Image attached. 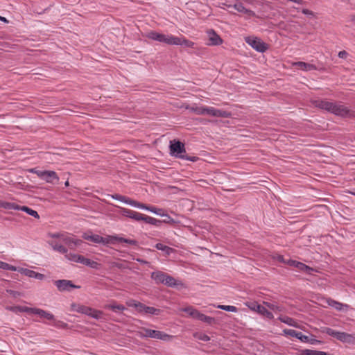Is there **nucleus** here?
Here are the masks:
<instances>
[{"label": "nucleus", "mask_w": 355, "mask_h": 355, "mask_svg": "<svg viewBox=\"0 0 355 355\" xmlns=\"http://www.w3.org/2000/svg\"><path fill=\"white\" fill-rule=\"evenodd\" d=\"M245 304L252 311L257 312V306H260L257 302H248Z\"/></svg>", "instance_id": "de8ad7c7"}, {"label": "nucleus", "mask_w": 355, "mask_h": 355, "mask_svg": "<svg viewBox=\"0 0 355 355\" xmlns=\"http://www.w3.org/2000/svg\"><path fill=\"white\" fill-rule=\"evenodd\" d=\"M52 237L59 238L62 242L68 245L70 248H73L74 246L80 245L82 243L79 239H73V238L64 234H53Z\"/></svg>", "instance_id": "9b49d317"}, {"label": "nucleus", "mask_w": 355, "mask_h": 355, "mask_svg": "<svg viewBox=\"0 0 355 355\" xmlns=\"http://www.w3.org/2000/svg\"><path fill=\"white\" fill-rule=\"evenodd\" d=\"M329 112L340 116H347L349 115L350 111L342 103L333 102Z\"/></svg>", "instance_id": "6e6552de"}, {"label": "nucleus", "mask_w": 355, "mask_h": 355, "mask_svg": "<svg viewBox=\"0 0 355 355\" xmlns=\"http://www.w3.org/2000/svg\"><path fill=\"white\" fill-rule=\"evenodd\" d=\"M285 335L290 336L291 337H295L304 343H308L309 341V337L307 336L303 335L301 332L297 331L293 329H284L283 331Z\"/></svg>", "instance_id": "ddd939ff"}, {"label": "nucleus", "mask_w": 355, "mask_h": 355, "mask_svg": "<svg viewBox=\"0 0 355 355\" xmlns=\"http://www.w3.org/2000/svg\"><path fill=\"white\" fill-rule=\"evenodd\" d=\"M112 241H116L118 242L126 243H128L130 245H137L138 243L137 241L134 239H125V238L117 236H112Z\"/></svg>", "instance_id": "cd10ccee"}, {"label": "nucleus", "mask_w": 355, "mask_h": 355, "mask_svg": "<svg viewBox=\"0 0 355 355\" xmlns=\"http://www.w3.org/2000/svg\"><path fill=\"white\" fill-rule=\"evenodd\" d=\"M263 304L267 306L270 309L272 310V311H282V309L275 304H272V303H270V302H263Z\"/></svg>", "instance_id": "09e8293b"}, {"label": "nucleus", "mask_w": 355, "mask_h": 355, "mask_svg": "<svg viewBox=\"0 0 355 355\" xmlns=\"http://www.w3.org/2000/svg\"><path fill=\"white\" fill-rule=\"evenodd\" d=\"M278 320H279L282 322L287 324L289 326L301 329V327L298 324V323L294 319L288 316L281 315L278 318Z\"/></svg>", "instance_id": "412c9836"}, {"label": "nucleus", "mask_w": 355, "mask_h": 355, "mask_svg": "<svg viewBox=\"0 0 355 355\" xmlns=\"http://www.w3.org/2000/svg\"><path fill=\"white\" fill-rule=\"evenodd\" d=\"M245 41L258 52L263 53L268 49V46L257 37H246Z\"/></svg>", "instance_id": "39448f33"}, {"label": "nucleus", "mask_w": 355, "mask_h": 355, "mask_svg": "<svg viewBox=\"0 0 355 355\" xmlns=\"http://www.w3.org/2000/svg\"><path fill=\"white\" fill-rule=\"evenodd\" d=\"M164 284H165L168 286H170V287H174L179 284L182 285V283H178V282L176 281V279L175 278H173L172 276L168 275V274L166 275V276L165 277V281L164 282Z\"/></svg>", "instance_id": "bb28decb"}, {"label": "nucleus", "mask_w": 355, "mask_h": 355, "mask_svg": "<svg viewBox=\"0 0 355 355\" xmlns=\"http://www.w3.org/2000/svg\"><path fill=\"white\" fill-rule=\"evenodd\" d=\"M49 245L54 250L58 251L62 254H66L67 252V249L63 246V245L59 243L57 241H51L49 242Z\"/></svg>", "instance_id": "a878e982"}, {"label": "nucleus", "mask_w": 355, "mask_h": 355, "mask_svg": "<svg viewBox=\"0 0 355 355\" xmlns=\"http://www.w3.org/2000/svg\"><path fill=\"white\" fill-rule=\"evenodd\" d=\"M136 261L137 262H139V263H142V264H146V265H148V266L150 265V263L148 261H147L146 260H144V259H139V258L136 259Z\"/></svg>", "instance_id": "6e6d98bb"}, {"label": "nucleus", "mask_w": 355, "mask_h": 355, "mask_svg": "<svg viewBox=\"0 0 355 355\" xmlns=\"http://www.w3.org/2000/svg\"><path fill=\"white\" fill-rule=\"evenodd\" d=\"M8 268V263L0 261V268L6 270Z\"/></svg>", "instance_id": "5fc2aeb1"}, {"label": "nucleus", "mask_w": 355, "mask_h": 355, "mask_svg": "<svg viewBox=\"0 0 355 355\" xmlns=\"http://www.w3.org/2000/svg\"><path fill=\"white\" fill-rule=\"evenodd\" d=\"M112 198H114V199H116L117 200L123 202H125L126 204H128V201L130 200V198H128L125 196H121V195H119V194L112 195Z\"/></svg>", "instance_id": "603ef678"}, {"label": "nucleus", "mask_w": 355, "mask_h": 355, "mask_svg": "<svg viewBox=\"0 0 355 355\" xmlns=\"http://www.w3.org/2000/svg\"><path fill=\"white\" fill-rule=\"evenodd\" d=\"M294 267L298 268L301 271L305 272L307 274H311V272L312 271H313V269L312 268L305 265L303 263L299 262V261H297L295 263V266Z\"/></svg>", "instance_id": "c756f323"}, {"label": "nucleus", "mask_w": 355, "mask_h": 355, "mask_svg": "<svg viewBox=\"0 0 355 355\" xmlns=\"http://www.w3.org/2000/svg\"><path fill=\"white\" fill-rule=\"evenodd\" d=\"M332 103L333 102L324 100H316L313 101V105L316 107H319L329 112Z\"/></svg>", "instance_id": "a211bd4d"}, {"label": "nucleus", "mask_w": 355, "mask_h": 355, "mask_svg": "<svg viewBox=\"0 0 355 355\" xmlns=\"http://www.w3.org/2000/svg\"><path fill=\"white\" fill-rule=\"evenodd\" d=\"M295 66H297L300 69L303 71H311L317 69L316 67L314 64L304 62H297L293 64Z\"/></svg>", "instance_id": "b1692460"}, {"label": "nucleus", "mask_w": 355, "mask_h": 355, "mask_svg": "<svg viewBox=\"0 0 355 355\" xmlns=\"http://www.w3.org/2000/svg\"><path fill=\"white\" fill-rule=\"evenodd\" d=\"M183 311L196 319L198 318V315L200 313V312L198 310H196L191 306L184 309Z\"/></svg>", "instance_id": "e433bc0d"}, {"label": "nucleus", "mask_w": 355, "mask_h": 355, "mask_svg": "<svg viewBox=\"0 0 355 355\" xmlns=\"http://www.w3.org/2000/svg\"><path fill=\"white\" fill-rule=\"evenodd\" d=\"M175 39H177V42L175 43H173V45H183L189 48L194 47L195 43L191 40L186 39L184 37L175 36Z\"/></svg>", "instance_id": "aec40b11"}, {"label": "nucleus", "mask_w": 355, "mask_h": 355, "mask_svg": "<svg viewBox=\"0 0 355 355\" xmlns=\"http://www.w3.org/2000/svg\"><path fill=\"white\" fill-rule=\"evenodd\" d=\"M146 37L150 40L165 43L168 45H173V43L177 42L175 36L159 33L156 31H150L148 33Z\"/></svg>", "instance_id": "20e7f679"}, {"label": "nucleus", "mask_w": 355, "mask_h": 355, "mask_svg": "<svg viewBox=\"0 0 355 355\" xmlns=\"http://www.w3.org/2000/svg\"><path fill=\"white\" fill-rule=\"evenodd\" d=\"M129 306L136 308L137 311L140 313H146L149 315H158L161 313V310L159 309L154 308L153 306H148L143 303L137 302L135 300H131L127 302Z\"/></svg>", "instance_id": "7ed1b4c3"}, {"label": "nucleus", "mask_w": 355, "mask_h": 355, "mask_svg": "<svg viewBox=\"0 0 355 355\" xmlns=\"http://www.w3.org/2000/svg\"><path fill=\"white\" fill-rule=\"evenodd\" d=\"M166 275L167 274L164 272L156 271L153 272L150 277L157 284H164Z\"/></svg>", "instance_id": "f3484780"}, {"label": "nucleus", "mask_w": 355, "mask_h": 355, "mask_svg": "<svg viewBox=\"0 0 355 355\" xmlns=\"http://www.w3.org/2000/svg\"><path fill=\"white\" fill-rule=\"evenodd\" d=\"M322 332L323 333H325L329 336H331L336 338H337L338 337V331H336L331 328H329V327H324L322 330Z\"/></svg>", "instance_id": "c03bdc74"}, {"label": "nucleus", "mask_w": 355, "mask_h": 355, "mask_svg": "<svg viewBox=\"0 0 355 355\" xmlns=\"http://www.w3.org/2000/svg\"><path fill=\"white\" fill-rule=\"evenodd\" d=\"M193 336L200 340H202V341H205V342L209 341L210 340L209 336L205 334L195 333L193 334Z\"/></svg>", "instance_id": "a18cd8bd"}, {"label": "nucleus", "mask_w": 355, "mask_h": 355, "mask_svg": "<svg viewBox=\"0 0 355 355\" xmlns=\"http://www.w3.org/2000/svg\"><path fill=\"white\" fill-rule=\"evenodd\" d=\"M338 55L340 58L345 59L348 55V53L346 51H340Z\"/></svg>", "instance_id": "864d4df0"}, {"label": "nucleus", "mask_w": 355, "mask_h": 355, "mask_svg": "<svg viewBox=\"0 0 355 355\" xmlns=\"http://www.w3.org/2000/svg\"><path fill=\"white\" fill-rule=\"evenodd\" d=\"M204 115L227 118L230 116L231 113L225 110L216 109L213 107H205Z\"/></svg>", "instance_id": "1a4fd4ad"}, {"label": "nucleus", "mask_w": 355, "mask_h": 355, "mask_svg": "<svg viewBox=\"0 0 355 355\" xmlns=\"http://www.w3.org/2000/svg\"><path fill=\"white\" fill-rule=\"evenodd\" d=\"M71 310L77 313L85 314L88 315L89 312L91 311V307L82 305L80 304L73 303L71 304Z\"/></svg>", "instance_id": "dca6fc26"}, {"label": "nucleus", "mask_w": 355, "mask_h": 355, "mask_svg": "<svg viewBox=\"0 0 355 355\" xmlns=\"http://www.w3.org/2000/svg\"><path fill=\"white\" fill-rule=\"evenodd\" d=\"M257 313L268 319H272L274 318L273 314L261 305L260 306H257Z\"/></svg>", "instance_id": "c85d7f7f"}, {"label": "nucleus", "mask_w": 355, "mask_h": 355, "mask_svg": "<svg viewBox=\"0 0 355 355\" xmlns=\"http://www.w3.org/2000/svg\"><path fill=\"white\" fill-rule=\"evenodd\" d=\"M209 36V45H219L223 43V40L213 30L207 32Z\"/></svg>", "instance_id": "4468645a"}, {"label": "nucleus", "mask_w": 355, "mask_h": 355, "mask_svg": "<svg viewBox=\"0 0 355 355\" xmlns=\"http://www.w3.org/2000/svg\"><path fill=\"white\" fill-rule=\"evenodd\" d=\"M1 207L8 209H19L20 207L12 202H2L0 204Z\"/></svg>", "instance_id": "ea45409f"}, {"label": "nucleus", "mask_w": 355, "mask_h": 355, "mask_svg": "<svg viewBox=\"0 0 355 355\" xmlns=\"http://www.w3.org/2000/svg\"><path fill=\"white\" fill-rule=\"evenodd\" d=\"M218 308L224 311H230V312H236L237 308L234 306H229V305H218Z\"/></svg>", "instance_id": "49530a36"}, {"label": "nucleus", "mask_w": 355, "mask_h": 355, "mask_svg": "<svg viewBox=\"0 0 355 355\" xmlns=\"http://www.w3.org/2000/svg\"><path fill=\"white\" fill-rule=\"evenodd\" d=\"M128 205H131V206H133V207H138V208H141V209H148V206L145 204H143V203H140L137 201H135V200H131L130 199L129 201H128Z\"/></svg>", "instance_id": "79ce46f5"}, {"label": "nucleus", "mask_w": 355, "mask_h": 355, "mask_svg": "<svg viewBox=\"0 0 355 355\" xmlns=\"http://www.w3.org/2000/svg\"><path fill=\"white\" fill-rule=\"evenodd\" d=\"M19 209L26 212L28 214H29L30 216H33L34 218H40V216H39L38 213L36 211H35V210H33V209H31V208H29V207H28L26 206L20 207Z\"/></svg>", "instance_id": "c9c22d12"}, {"label": "nucleus", "mask_w": 355, "mask_h": 355, "mask_svg": "<svg viewBox=\"0 0 355 355\" xmlns=\"http://www.w3.org/2000/svg\"><path fill=\"white\" fill-rule=\"evenodd\" d=\"M103 315V311L96 310L94 309L91 308V311L89 312L88 315L95 318V319H100L102 318Z\"/></svg>", "instance_id": "4c0bfd02"}, {"label": "nucleus", "mask_w": 355, "mask_h": 355, "mask_svg": "<svg viewBox=\"0 0 355 355\" xmlns=\"http://www.w3.org/2000/svg\"><path fill=\"white\" fill-rule=\"evenodd\" d=\"M184 159H187V160H190V161H192V162H196L198 158L197 157H188V156L184 155Z\"/></svg>", "instance_id": "13d9d810"}, {"label": "nucleus", "mask_w": 355, "mask_h": 355, "mask_svg": "<svg viewBox=\"0 0 355 355\" xmlns=\"http://www.w3.org/2000/svg\"><path fill=\"white\" fill-rule=\"evenodd\" d=\"M90 239H91L90 241L96 243L107 244V243L112 242V236H108L107 237L104 238L98 234H92V236Z\"/></svg>", "instance_id": "2eb2a0df"}, {"label": "nucleus", "mask_w": 355, "mask_h": 355, "mask_svg": "<svg viewBox=\"0 0 355 355\" xmlns=\"http://www.w3.org/2000/svg\"><path fill=\"white\" fill-rule=\"evenodd\" d=\"M302 13L304 15H313V14L312 11H311L308 9H303Z\"/></svg>", "instance_id": "052dcab7"}, {"label": "nucleus", "mask_w": 355, "mask_h": 355, "mask_svg": "<svg viewBox=\"0 0 355 355\" xmlns=\"http://www.w3.org/2000/svg\"><path fill=\"white\" fill-rule=\"evenodd\" d=\"M29 172L36 174L39 178L49 184H57L60 180L57 173L53 171H40L36 168H33L29 170Z\"/></svg>", "instance_id": "f03ea898"}, {"label": "nucleus", "mask_w": 355, "mask_h": 355, "mask_svg": "<svg viewBox=\"0 0 355 355\" xmlns=\"http://www.w3.org/2000/svg\"><path fill=\"white\" fill-rule=\"evenodd\" d=\"M297 262V261H293V260H289L288 261V263L290 265V266H295V263Z\"/></svg>", "instance_id": "338daca9"}, {"label": "nucleus", "mask_w": 355, "mask_h": 355, "mask_svg": "<svg viewBox=\"0 0 355 355\" xmlns=\"http://www.w3.org/2000/svg\"><path fill=\"white\" fill-rule=\"evenodd\" d=\"M297 262V261H293V260H289L288 261V263L290 265V266H295V263Z\"/></svg>", "instance_id": "69168bd1"}, {"label": "nucleus", "mask_w": 355, "mask_h": 355, "mask_svg": "<svg viewBox=\"0 0 355 355\" xmlns=\"http://www.w3.org/2000/svg\"><path fill=\"white\" fill-rule=\"evenodd\" d=\"M144 221H145L146 223L151 224L157 227L161 225L162 223V220L146 215L144 216Z\"/></svg>", "instance_id": "72a5a7b5"}, {"label": "nucleus", "mask_w": 355, "mask_h": 355, "mask_svg": "<svg viewBox=\"0 0 355 355\" xmlns=\"http://www.w3.org/2000/svg\"><path fill=\"white\" fill-rule=\"evenodd\" d=\"M190 110L198 115H204L205 107H191Z\"/></svg>", "instance_id": "3c124183"}, {"label": "nucleus", "mask_w": 355, "mask_h": 355, "mask_svg": "<svg viewBox=\"0 0 355 355\" xmlns=\"http://www.w3.org/2000/svg\"><path fill=\"white\" fill-rule=\"evenodd\" d=\"M55 327H66V326H67V324H65V323H64V322H61V321H58V322H55Z\"/></svg>", "instance_id": "bf43d9fd"}, {"label": "nucleus", "mask_w": 355, "mask_h": 355, "mask_svg": "<svg viewBox=\"0 0 355 355\" xmlns=\"http://www.w3.org/2000/svg\"><path fill=\"white\" fill-rule=\"evenodd\" d=\"M91 236H92V234L89 235L87 233H85L83 235V238L85 239V240H88V241H91Z\"/></svg>", "instance_id": "680f3d73"}, {"label": "nucleus", "mask_w": 355, "mask_h": 355, "mask_svg": "<svg viewBox=\"0 0 355 355\" xmlns=\"http://www.w3.org/2000/svg\"><path fill=\"white\" fill-rule=\"evenodd\" d=\"M54 284L60 292L70 291L72 288H80V286L75 285L71 280L59 279L54 282Z\"/></svg>", "instance_id": "0eeeda50"}, {"label": "nucleus", "mask_w": 355, "mask_h": 355, "mask_svg": "<svg viewBox=\"0 0 355 355\" xmlns=\"http://www.w3.org/2000/svg\"><path fill=\"white\" fill-rule=\"evenodd\" d=\"M137 335L141 338H151L164 341H170L174 338L173 336L168 335L163 331L145 327L140 328V330L137 331Z\"/></svg>", "instance_id": "f257e3e1"}, {"label": "nucleus", "mask_w": 355, "mask_h": 355, "mask_svg": "<svg viewBox=\"0 0 355 355\" xmlns=\"http://www.w3.org/2000/svg\"><path fill=\"white\" fill-rule=\"evenodd\" d=\"M165 216L167 218V220H164L162 223H175V220L173 218H171L168 215L166 214V216Z\"/></svg>", "instance_id": "4d7b16f0"}, {"label": "nucleus", "mask_w": 355, "mask_h": 355, "mask_svg": "<svg viewBox=\"0 0 355 355\" xmlns=\"http://www.w3.org/2000/svg\"><path fill=\"white\" fill-rule=\"evenodd\" d=\"M6 270H11V271H15L16 270V268L15 266H11V265L8 264V268Z\"/></svg>", "instance_id": "0e129e2a"}, {"label": "nucleus", "mask_w": 355, "mask_h": 355, "mask_svg": "<svg viewBox=\"0 0 355 355\" xmlns=\"http://www.w3.org/2000/svg\"><path fill=\"white\" fill-rule=\"evenodd\" d=\"M327 302L329 306L334 308L337 311H342L344 308L347 309L349 307L347 304H342L332 299H328Z\"/></svg>", "instance_id": "5701e85b"}, {"label": "nucleus", "mask_w": 355, "mask_h": 355, "mask_svg": "<svg viewBox=\"0 0 355 355\" xmlns=\"http://www.w3.org/2000/svg\"><path fill=\"white\" fill-rule=\"evenodd\" d=\"M80 256L81 255H80V254H74V253H69V254H67V252L65 254V257L68 260L73 261V262H76V263H79Z\"/></svg>", "instance_id": "58836bf2"}, {"label": "nucleus", "mask_w": 355, "mask_h": 355, "mask_svg": "<svg viewBox=\"0 0 355 355\" xmlns=\"http://www.w3.org/2000/svg\"><path fill=\"white\" fill-rule=\"evenodd\" d=\"M170 151L172 155L179 158H184L185 148L183 143L180 141L173 140L170 141Z\"/></svg>", "instance_id": "423d86ee"}, {"label": "nucleus", "mask_w": 355, "mask_h": 355, "mask_svg": "<svg viewBox=\"0 0 355 355\" xmlns=\"http://www.w3.org/2000/svg\"><path fill=\"white\" fill-rule=\"evenodd\" d=\"M33 314L38 315L42 318H45L48 320H53L55 319L54 315L41 309L35 308V313Z\"/></svg>", "instance_id": "6ab92c4d"}, {"label": "nucleus", "mask_w": 355, "mask_h": 355, "mask_svg": "<svg viewBox=\"0 0 355 355\" xmlns=\"http://www.w3.org/2000/svg\"><path fill=\"white\" fill-rule=\"evenodd\" d=\"M223 5L228 8H234L238 12L247 15L248 17H254L256 15L254 11L247 9L243 4L239 1H237L234 5L227 4L226 3H223Z\"/></svg>", "instance_id": "9d476101"}, {"label": "nucleus", "mask_w": 355, "mask_h": 355, "mask_svg": "<svg viewBox=\"0 0 355 355\" xmlns=\"http://www.w3.org/2000/svg\"><path fill=\"white\" fill-rule=\"evenodd\" d=\"M146 210L150 211H151L157 215L161 216H166V214L164 213V210L162 209H158L155 207H148V209Z\"/></svg>", "instance_id": "a19ab883"}, {"label": "nucleus", "mask_w": 355, "mask_h": 355, "mask_svg": "<svg viewBox=\"0 0 355 355\" xmlns=\"http://www.w3.org/2000/svg\"><path fill=\"white\" fill-rule=\"evenodd\" d=\"M353 338V336L351 334H347L345 332H340L338 331L337 339L342 342H350Z\"/></svg>", "instance_id": "473e14b6"}, {"label": "nucleus", "mask_w": 355, "mask_h": 355, "mask_svg": "<svg viewBox=\"0 0 355 355\" xmlns=\"http://www.w3.org/2000/svg\"><path fill=\"white\" fill-rule=\"evenodd\" d=\"M198 320L205 322L209 324H211L215 322V319L214 318L207 316L203 313H200L198 315V317L197 318Z\"/></svg>", "instance_id": "f704fd0d"}, {"label": "nucleus", "mask_w": 355, "mask_h": 355, "mask_svg": "<svg viewBox=\"0 0 355 355\" xmlns=\"http://www.w3.org/2000/svg\"><path fill=\"white\" fill-rule=\"evenodd\" d=\"M120 212L123 216L134 219L137 221L144 220L145 216V215L141 213L126 208H121Z\"/></svg>", "instance_id": "f8f14e48"}, {"label": "nucleus", "mask_w": 355, "mask_h": 355, "mask_svg": "<svg viewBox=\"0 0 355 355\" xmlns=\"http://www.w3.org/2000/svg\"><path fill=\"white\" fill-rule=\"evenodd\" d=\"M19 311L28 313L29 314H33L35 313V308H31L28 306H19L17 307Z\"/></svg>", "instance_id": "8fccbe9b"}, {"label": "nucleus", "mask_w": 355, "mask_h": 355, "mask_svg": "<svg viewBox=\"0 0 355 355\" xmlns=\"http://www.w3.org/2000/svg\"><path fill=\"white\" fill-rule=\"evenodd\" d=\"M288 1L296 3L297 4H302L304 2L303 0H288Z\"/></svg>", "instance_id": "e2e57ef3"}, {"label": "nucleus", "mask_w": 355, "mask_h": 355, "mask_svg": "<svg viewBox=\"0 0 355 355\" xmlns=\"http://www.w3.org/2000/svg\"><path fill=\"white\" fill-rule=\"evenodd\" d=\"M22 273H24L27 277L35 278L40 280H42L44 278V275L43 274L37 272L34 270H31L29 269H22Z\"/></svg>", "instance_id": "4be33fe9"}, {"label": "nucleus", "mask_w": 355, "mask_h": 355, "mask_svg": "<svg viewBox=\"0 0 355 355\" xmlns=\"http://www.w3.org/2000/svg\"><path fill=\"white\" fill-rule=\"evenodd\" d=\"M79 263L95 269H97L99 266V264L97 262L92 261L89 259L85 258L82 255L80 256Z\"/></svg>", "instance_id": "393cba45"}, {"label": "nucleus", "mask_w": 355, "mask_h": 355, "mask_svg": "<svg viewBox=\"0 0 355 355\" xmlns=\"http://www.w3.org/2000/svg\"><path fill=\"white\" fill-rule=\"evenodd\" d=\"M0 20H1V21H3V22H6V23H8V20L6 19V17H1V16H0Z\"/></svg>", "instance_id": "774afa93"}, {"label": "nucleus", "mask_w": 355, "mask_h": 355, "mask_svg": "<svg viewBox=\"0 0 355 355\" xmlns=\"http://www.w3.org/2000/svg\"><path fill=\"white\" fill-rule=\"evenodd\" d=\"M155 248L159 250L163 251L166 255H169L171 252L174 251V249L165 245L161 243H158L155 245Z\"/></svg>", "instance_id": "2f4dec72"}, {"label": "nucleus", "mask_w": 355, "mask_h": 355, "mask_svg": "<svg viewBox=\"0 0 355 355\" xmlns=\"http://www.w3.org/2000/svg\"><path fill=\"white\" fill-rule=\"evenodd\" d=\"M322 351L304 349L301 352L300 355H322Z\"/></svg>", "instance_id": "37998d69"}, {"label": "nucleus", "mask_w": 355, "mask_h": 355, "mask_svg": "<svg viewBox=\"0 0 355 355\" xmlns=\"http://www.w3.org/2000/svg\"><path fill=\"white\" fill-rule=\"evenodd\" d=\"M105 308L107 309H110L114 312L123 311L125 309V307L123 304H116L115 303L106 304L105 306Z\"/></svg>", "instance_id": "7c9ffc66"}]
</instances>
